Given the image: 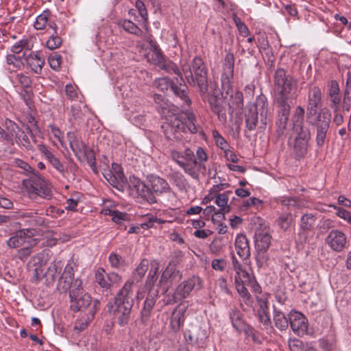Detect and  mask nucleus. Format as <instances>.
<instances>
[{"mask_svg":"<svg viewBox=\"0 0 351 351\" xmlns=\"http://www.w3.org/2000/svg\"><path fill=\"white\" fill-rule=\"evenodd\" d=\"M274 104L277 108L276 124L279 137L285 134L290 115L291 104L297 97L298 82L282 68L276 70L274 76Z\"/></svg>","mask_w":351,"mask_h":351,"instance_id":"f257e3e1","label":"nucleus"},{"mask_svg":"<svg viewBox=\"0 0 351 351\" xmlns=\"http://www.w3.org/2000/svg\"><path fill=\"white\" fill-rule=\"evenodd\" d=\"M322 106V93L318 86L309 88L306 103V122L316 129V145L322 147L326 141L331 122V113Z\"/></svg>","mask_w":351,"mask_h":351,"instance_id":"f03ea898","label":"nucleus"},{"mask_svg":"<svg viewBox=\"0 0 351 351\" xmlns=\"http://www.w3.org/2000/svg\"><path fill=\"white\" fill-rule=\"evenodd\" d=\"M199 128L196 117L191 111H186L180 115L171 114L166 118V121L162 125L166 138L173 141H181L184 134L197 133Z\"/></svg>","mask_w":351,"mask_h":351,"instance_id":"7ed1b4c3","label":"nucleus"},{"mask_svg":"<svg viewBox=\"0 0 351 351\" xmlns=\"http://www.w3.org/2000/svg\"><path fill=\"white\" fill-rule=\"evenodd\" d=\"M171 156L173 160L193 179L199 178L201 170L206 171L205 162L208 161V156L202 147H198L196 149L195 158L194 152L189 148L185 149L183 153L172 150Z\"/></svg>","mask_w":351,"mask_h":351,"instance_id":"20e7f679","label":"nucleus"},{"mask_svg":"<svg viewBox=\"0 0 351 351\" xmlns=\"http://www.w3.org/2000/svg\"><path fill=\"white\" fill-rule=\"evenodd\" d=\"M269 104L267 97L258 95L254 104L247 105L245 112V125L248 131H254L256 128L265 130L268 121Z\"/></svg>","mask_w":351,"mask_h":351,"instance_id":"39448f33","label":"nucleus"},{"mask_svg":"<svg viewBox=\"0 0 351 351\" xmlns=\"http://www.w3.org/2000/svg\"><path fill=\"white\" fill-rule=\"evenodd\" d=\"M182 71L186 82L192 86L199 88L202 97H206L208 92V69L204 60L195 56L191 64H182Z\"/></svg>","mask_w":351,"mask_h":351,"instance_id":"423d86ee","label":"nucleus"},{"mask_svg":"<svg viewBox=\"0 0 351 351\" xmlns=\"http://www.w3.org/2000/svg\"><path fill=\"white\" fill-rule=\"evenodd\" d=\"M234 56L232 53H228L224 58L222 66V73L221 76V87L223 95H230L232 99V106L228 104V113L232 114L234 107L241 108L243 106V96L241 91H237L232 95V83L234 76Z\"/></svg>","mask_w":351,"mask_h":351,"instance_id":"0eeeda50","label":"nucleus"},{"mask_svg":"<svg viewBox=\"0 0 351 351\" xmlns=\"http://www.w3.org/2000/svg\"><path fill=\"white\" fill-rule=\"evenodd\" d=\"M27 192L33 199L40 197L49 200L53 197L51 183L38 171L29 178Z\"/></svg>","mask_w":351,"mask_h":351,"instance_id":"6e6552de","label":"nucleus"},{"mask_svg":"<svg viewBox=\"0 0 351 351\" xmlns=\"http://www.w3.org/2000/svg\"><path fill=\"white\" fill-rule=\"evenodd\" d=\"M176 80L177 82L180 84L179 86L175 84L173 81L167 77L158 78L155 81V85L158 89L162 92L170 90L176 96L180 98L184 105L189 106L191 103V100L188 95V87L184 82H180L178 78Z\"/></svg>","mask_w":351,"mask_h":351,"instance_id":"1a4fd4ad","label":"nucleus"},{"mask_svg":"<svg viewBox=\"0 0 351 351\" xmlns=\"http://www.w3.org/2000/svg\"><path fill=\"white\" fill-rule=\"evenodd\" d=\"M296 134L291 145V154L296 160L303 159L308 154L311 132L309 129H300V131H293Z\"/></svg>","mask_w":351,"mask_h":351,"instance_id":"9d476101","label":"nucleus"},{"mask_svg":"<svg viewBox=\"0 0 351 351\" xmlns=\"http://www.w3.org/2000/svg\"><path fill=\"white\" fill-rule=\"evenodd\" d=\"M130 182V189L134 197L141 199L150 204L156 202V198L152 190L140 179L134 178Z\"/></svg>","mask_w":351,"mask_h":351,"instance_id":"9b49d317","label":"nucleus"},{"mask_svg":"<svg viewBox=\"0 0 351 351\" xmlns=\"http://www.w3.org/2000/svg\"><path fill=\"white\" fill-rule=\"evenodd\" d=\"M202 287V280L198 276H192L187 280L180 284L173 295V301L177 302L187 298L193 290H199Z\"/></svg>","mask_w":351,"mask_h":351,"instance_id":"f8f14e48","label":"nucleus"},{"mask_svg":"<svg viewBox=\"0 0 351 351\" xmlns=\"http://www.w3.org/2000/svg\"><path fill=\"white\" fill-rule=\"evenodd\" d=\"M108 306L109 311L114 315L120 326H125L128 324L132 305L128 304V302L122 304L113 301L112 302H110Z\"/></svg>","mask_w":351,"mask_h":351,"instance_id":"ddd939ff","label":"nucleus"},{"mask_svg":"<svg viewBox=\"0 0 351 351\" xmlns=\"http://www.w3.org/2000/svg\"><path fill=\"white\" fill-rule=\"evenodd\" d=\"M255 248L258 254L265 253L271 245V237L267 226L260 225L254 234Z\"/></svg>","mask_w":351,"mask_h":351,"instance_id":"4468645a","label":"nucleus"},{"mask_svg":"<svg viewBox=\"0 0 351 351\" xmlns=\"http://www.w3.org/2000/svg\"><path fill=\"white\" fill-rule=\"evenodd\" d=\"M181 278V272L177 269L176 266L173 263L170 262L165 269L162 271L159 280L158 285L162 287V291L166 293L174 281L179 280Z\"/></svg>","mask_w":351,"mask_h":351,"instance_id":"2eb2a0df","label":"nucleus"},{"mask_svg":"<svg viewBox=\"0 0 351 351\" xmlns=\"http://www.w3.org/2000/svg\"><path fill=\"white\" fill-rule=\"evenodd\" d=\"M289 325L293 332L298 336L308 333V322L307 318L298 311H291L289 314Z\"/></svg>","mask_w":351,"mask_h":351,"instance_id":"dca6fc26","label":"nucleus"},{"mask_svg":"<svg viewBox=\"0 0 351 351\" xmlns=\"http://www.w3.org/2000/svg\"><path fill=\"white\" fill-rule=\"evenodd\" d=\"M7 130L10 132L11 136H14L17 144L23 146L27 149H32L33 146L31 140L25 132L19 125L10 119L5 121Z\"/></svg>","mask_w":351,"mask_h":351,"instance_id":"f3484780","label":"nucleus"},{"mask_svg":"<svg viewBox=\"0 0 351 351\" xmlns=\"http://www.w3.org/2000/svg\"><path fill=\"white\" fill-rule=\"evenodd\" d=\"M326 243L335 252H340L346 247L347 236L339 230H332L326 238Z\"/></svg>","mask_w":351,"mask_h":351,"instance_id":"a211bd4d","label":"nucleus"},{"mask_svg":"<svg viewBox=\"0 0 351 351\" xmlns=\"http://www.w3.org/2000/svg\"><path fill=\"white\" fill-rule=\"evenodd\" d=\"M151 268L146 278L145 289L147 291V295H158V285H156L158 280V273L159 270V263L154 260L150 263Z\"/></svg>","mask_w":351,"mask_h":351,"instance_id":"6ab92c4d","label":"nucleus"},{"mask_svg":"<svg viewBox=\"0 0 351 351\" xmlns=\"http://www.w3.org/2000/svg\"><path fill=\"white\" fill-rule=\"evenodd\" d=\"M135 292L134 280H128L117 293L113 301L122 304L128 302V304L133 306Z\"/></svg>","mask_w":351,"mask_h":351,"instance_id":"aec40b11","label":"nucleus"},{"mask_svg":"<svg viewBox=\"0 0 351 351\" xmlns=\"http://www.w3.org/2000/svg\"><path fill=\"white\" fill-rule=\"evenodd\" d=\"M35 230L34 228H24L16 231L8 241L7 245L9 248H17L27 242L29 238H32Z\"/></svg>","mask_w":351,"mask_h":351,"instance_id":"412c9836","label":"nucleus"},{"mask_svg":"<svg viewBox=\"0 0 351 351\" xmlns=\"http://www.w3.org/2000/svg\"><path fill=\"white\" fill-rule=\"evenodd\" d=\"M208 104L213 112L217 115L221 122L226 121V101L221 97L218 95H210L208 99Z\"/></svg>","mask_w":351,"mask_h":351,"instance_id":"4be33fe9","label":"nucleus"},{"mask_svg":"<svg viewBox=\"0 0 351 351\" xmlns=\"http://www.w3.org/2000/svg\"><path fill=\"white\" fill-rule=\"evenodd\" d=\"M184 335L189 343L197 346H202L207 339L206 330L200 327H195L193 330H186Z\"/></svg>","mask_w":351,"mask_h":351,"instance_id":"5701e85b","label":"nucleus"},{"mask_svg":"<svg viewBox=\"0 0 351 351\" xmlns=\"http://www.w3.org/2000/svg\"><path fill=\"white\" fill-rule=\"evenodd\" d=\"M95 300H92L90 295L88 293H84L81 295L80 297H76L75 299L70 300L71 308L74 312L80 311H85L88 309L90 310L91 307L94 304Z\"/></svg>","mask_w":351,"mask_h":351,"instance_id":"b1692460","label":"nucleus"},{"mask_svg":"<svg viewBox=\"0 0 351 351\" xmlns=\"http://www.w3.org/2000/svg\"><path fill=\"white\" fill-rule=\"evenodd\" d=\"M99 302L98 300H95L94 302L93 306L91 307L90 310L88 312L86 315L82 316L75 321L74 330L77 332H81L84 330L88 327L90 321L93 319L95 314L99 308Z\"/></svg>","mask_w":351,"mask_h":351,"instance_id":"393cba45","label":"nucleus"},{"mask_svg":"<svg viewBox=\"0 0 351 351\" xmlns=\"http://www.w3.org/2000/svg\"><path fill=\"white\" fill-rule=\"evenodd\" d=\"M8 77L14 86H21L23 88H30L32 84L31 77L22 72L14 71L8 68Z\"/></svg>","mask_w":351,"mask_h":351,"instance_id":"a878e982","label":"nucleus"},{"mask_svg":"<svg viewBox=\"0 0 351 351\" xmlns=\"http://www.w3.org/2000/svg\"><path fill=\"white\" fill-rule=\"evenodd\" d=\"M51 16V11L48 9L44 10L36 18L34 23V27L36 30H43L48 25L53 30H56L58 27L54 21L50 19Z\"/></svg>","mask_w":351,"mask_h":351,"instance_id":"bb28decb","label":"nucleus"},{"mask_svg":"<svg viewBox=\"0 0 351 351\" xmlns=\"http://www.w3.org/2000/svg\"><path fill=\"white\" fill-rule=\"evenodd\" d=\"M148 180L151 184V190L154 194L161 195L164 193H169L171 191V189L169 183L165 179L159 176L152 175L148 178Z\"/></svg>","mask_w":351,"mask_h":351,"instance_id":"cd10ccee","label":"nucleus"},{"mask_svg":"<svg viewBox=\"0 0 351 351\" xmlns=\"http://www.w3.org/2000/svg\"><path fill=\"white\" fill-rule=\"evenodd\" d=\"M19 217L32 227L43 226L45 223V219L38 215L36 210L21 211L19 214Z\"/></svg>","mask_w":351,"mask_h":351,"instance_id":"c85d7f7f","label":"nucleus"},{"mask_svg":"<svg viewBox=\"0 0 351 351\" xmlns=\"http://www.w3.org/2000/svg\"><path fill=\"white\" fill-rule=\"evenodd\" d=\"M234 245L237 253L241 258L246 260L250 256L249 242L245 235L243 234H238Z\"/></svg>","mask_w":351,"mask_h":351,"instance_id":"c756f323","label":"nucleus"},{"mask_svg":"<svg viewBox=\"0 0 351 351\" xmlns=\"http://www.w3.org/2000/svg\"><path fill=\"white\" fill-rule=\"evenodd\" d=\"M158 297V295H147L141 311V322L143 324L146 325L149 320Z\"/></svg>","mask_w":351,"mask_h":351,"instance_id":"7c9ffc66","label":"nucleus"},{"mask_svg":"<svg viewBox=\"0 0 351 351\" xmlns=\"http://www.w3.org/2000/svg\"><path fill=\"white\" fill-rule=\"evenodd\" d=\"M27 64L36 74H40L45 64V59L38 53L32 52L26 58Z\"/></svg>","mask_w":351,"mask_h":351,"instance_id":"2f4dec72","label":"nucleus"},{"mask_svg":"<svg viewBox=\"0 0 351 351\" xmlns=\"http://www.w3.org/2000/svg\"><path fill=\"white\" fill-rule=\"evenodd\" d=\"M39 240L36 238H29L25 246L17 251L16 256L22 261L26 260L34 252L38 244Z\"/></svg>","mask_w":351,"mask_h":351,"instance_id":"473e14b6","label":"nucleus"},{"mask_svg":"<svg viewBox=\"0 0 351 351\" xmlns=\"http://www.w3.org/2000/svg\"><path fill=\"white\" fill-rule=\"evenodd\" d=\"M104 176L113 187L118 190H121L123 187V183L125 179L123 172H119L117 176V174L114 173L111 170H107L104 173Z\"/></svg>","mask_w":351,"mask_h":351,"instance_id":"72a5a7b5","label":"nucleus"},{"mask_svg":"<svg viewBox=\"0 0 351 351\" xmlns=\"http://www.w3.org/2000/svg\"><path fill=\"white\" fill-rule=\"evenodd\" d=\"M68 137L71 149L77 158H81V155L84 150H86L87 145L82 141L79 140L74 133H69Z\"/></svg>","mask_w":351,"mask_h":351,"instance_id":"f704fd0d","label":"nucleus"},{"mask_svg":"<svg viewBox=\"0 0 351 351\" xmlns=\"http://www.w3.org/2000/svg\"><path fill=\"white\" fill-rule=\"evenodd\" d=\"M230 319L232 326L239 332L247 325L243 318L242 313L237 308H232L229 313Z\"/></svg>","mask_w":351,"mask_h":351,"instance_id":"c9c22d12","label":"nucleus"},{"mask_svg":"<svg viewBox=\"0 0 351 351\" xmlns=\"http://www.w3.org/2000/svg\"><path fill=\"white\" fill-rule=\"evenodd\" d=\"M231 191H226L223 193L215 195V204L220 208L218 210L224 218V215L230 211V206L228 204L229 197L228 195Z\"/></svg>","mask_w":351,"mask_h":351,"instance_id":"e433bc0d","label":"nucleus"},{"mask_svg":"<svg viewBox=\"0 0 351 351\" xmlns=\"http://www.w3.org/2000/svg\"><path fill=\"white\" fill-rule=\"evenodd\" d=\"M305 110L300 106H296L292 117L293 131H300V129H308L304 127V117Z\"/></svg>","mask_w":351,"mask_h":351,"instance_id":"4c0bfd02","label":"nucleus"},{"mask_svg":"<svg viewBox=\"0 0 351 351\" xmlns=\"http://www.w3.org/2000/svg\"><path fill=\"white\" fill-rule=\"evenodd\" d=\"M184 320L185 317L184 311H174L172 313L169 324L171 330L174 332H178L183 326Z\"/></svg>","mask_w":351,"mask_h":351,"instance_id":"58836bf2","label":"nucleus"},{"mask_svg":"<svg viewBox=\"0 0 351 351\" xmlns=\"http://www.w3.org/2000/svg\"><path fill=\"white\" fill-rule=\"evenodd\" d=\"M273 317L275 326L278 329L281 331L287 330L289 324V316L286 317L280 310L274 307Z\"/></svg>","mask_w":351,"mask_h":351,"instance_id":"ea45409f","label":"nucleus"},{"mask_svg":"<svg viewBox=\"0 0 351 351\" xmlns=\"http://www.w3.org/2000/svg\"><path fill=\"white\" fill-rule=\"evenodd\" d=\"M170 181L175 185L179 191H186L189 183L184 176L179 171L172 173L170 176Z\"/></svg>","mask_w":351,"mask_h":351,"instance_id":"a19ab883","label":"nucleus"},{"mask_svg":"<svg viewBox=\"0 0 351 351\" xmlns=\"http://www.w3.org/2000/svg\"><path fill=\"white\" fill-rule=\"evenodd\" d=\"M119 25L122 28L127 32L140 36L141 38H145V35L134 23L130 20H123L119 22Z\"/></svg>","mask_w":351,"mask_h":351,"instance_id":"79ce46f5","label":"nucleus"},{"mask_svg":"<svg viewBox=\"0 0 351 351\" xmlns=\"http://www.w3.org/2000/svg\"><path fill=\"white\" fill-rule=\"evenodd\" d=\"M160 67L169 73L176 74L179 77L178 80L180 82H184L182 77V71H180L177 64L172 61L165 59Z\"/></svg>","mask_w":351,"mask_h":351,"instance_id":"37998d69","label":"nucleus"},{"mask_svg":"<svg viewBox=\"0 0 351 351\" xmlns=\"http://www.w3.org/2000/svg\"><path fill=\"white\" fill-rule=\"evenodd\" d=\"M316 217L312 213H306L301 217L300 227L304 232H309L313 228Z\"/></svg>","mask_w":351,"mask_h":351,"instance_id":"c03bdc74","label":"nucleus"},{"mask_svg":"<svg viewBox=\"0 0 351 351\" xmlns=\"http://www.w3.org/2000/svg\"><path fill=\"white\" fill-rule=\"evenodd\" d=\"M147 60L159 67L165 60V57L161 53L160 49L156 45L153 46L152 51L147 54Z\"/></svg>","mask_w":351,"mask_h":351,"instance_id":"a18cd8bd","label":"nucleus"},{"mask_svg":"<svg viewBox=\"0 0 351 351\" xmlns=\"http://www.w3.org/2000/svg\"><path fill=\"white\" fill-rule=\"evenodd\" d=\"M293 222V217L290 213H282L276 219L278 226L283 231H288L290 230Z\"/></svg>","mask_w":351,"mask_h":351,"instance_id":"49530a36","label":"nucleus"},{"mask_svg":"<svg viewBox=\"0 0 351 351\" xmlns=\"http://www.w3.org/2000/svg\"><path fill=\"white\" fill-rule=\"evenodd\" d=\"M149 262L147 258L141 260V263L132 272V278L137 280H141L148 270Z\"/></svg>","mask_w":351,"mask_h":351,"instance_id":"de8ad7c7","label":"nucleus"},{"mask_svg":"<svg viewBox=\"0 0 351 351\" xmlns=\"http://www.w3.org/2000/svg\"><path fill=\"white\" fill-rule=\"evenodd\" d=\"M232 265L233 269H234L236 274L234 276V280H238V279H247V276H249V273L243 269L241 264L239 262L237 258L234 256L232 257Z\"/></svg>","mask_w":351,"mask_h":351,"instance_id":"09e8293b","label":"nucleus"},{"mask_svg":"<svg viewBox=\"0 0 351 351\" xmlns=\"http://www.w3.org/2000/svg\"><path fill=\"white\" fill-rule=\"evenodd\" d=\"M69 290L70 300L75 299L76 297H80L83 295L82 282L80 279L76 278L73 282H71V286Z\"/></svg>","mask_w":351,"mask_h":351,"instance_id":"8fccbe9b","label":"nucleus"},{"mask_svg":"<svg viewBox=\"0 0 351 351\" xmlns=\"http://www.w3.org/2000/svg\"><path fill=\"white\" fill-rule=\"evenodd\" d=\"M256 315L265 329L272 328L269 309H256Z\"/></svg>","mask_w":351,"mask_h":351,"instance_id":"3c124183","label":"nucleus"},{"mask_svg":"<svg viewBox=\"0 0 351 351\" xmlns=\"http://www.w3.org/2000/svg\"><path fill=\"white\" fill-rule=\"evenodd\" d=\"M107 274L104 268L99 267L95 271V280L101 287L105 289H110V282L107 278Z\"/></svg>","mask_w":351,"mask_h":351,"instance_id":"603ef678","label":"nucleus"},{"mask_svg":"<svg viewBox=\"0 0 351 351\" xmlns=\"http://www.w3.org/2000/svg\"><path fill=\"white\" fill-rule=\"evenodd\" d=\"M74 276L64 271L59 279L58 286L63 291H66L71 286Z\"/></svg>","mask_w":351,"mask_h":351,"instance_id":"864d4df0","label":"nucleus"},{"mask_svg":"<svg viewBox=\"0 0 351 351\" xmlns=\"http://www.w3.org/2000/svg\"><path fill=\"white\" fill-rule=\"evenodd\" d=\"M241 332H243L247 337H250L253 342L261 344L262 343V338L258 332L251 326L247 324Z\"/></svg>","mask_w":351,"mask_h":351,"instance_id":"5fc2aeb1","label":"nucleus"},{"mask_svg":"<svg viewBox=\"0 0 351 351\" xmlns=\"http://www.w3.org/2000/svg\"><path fill=\"white\" fill-rule=\"evenodd\" d=\"M135 7L142 18L143 26L145 27V30L147 31V23L148 20V14L145 3L141 0H137L135 3Z\"/></svg>","mask_w":351,"mask_h":351,"instance_id":"6e6d98bb","label":"nucleus"},{"mask_svg":"<svg viewBox=\"0 0 351 351\" xmlns=\"http://www.w3.org/2000/svg\"><path fill=\"white\" fill-rule=\"evenodd\" d=\"M108 215L112 217V221L117 224L129 221V215L117 210H108Z\"/></svg>","mask_w":351,"mask_h":351,"instance_id":"4d7b16f0","label":"nucleus"},{"mask_svg":"<svg viewBox=\"0 0 351 351\" xmlns=\"http://www.w3.org/2000/svg\"><path fill=\"white\" fill-rule=\"evenodd\" d=\"M32 45L27 38H23L16 42L12 47L11 51L14 53H19L23 49H31Z\"/></svg>","mask_w":351,"mask_h":351,"instance_id":"13d9d810","label":"nucleus"},{"mask_svg":"<svg viewBox=\"0 0 351 351\" xmlns=\"http://www.w3.org/2000/svg\"><path fill=\"white\" fill-rule=\"evenodd\" d=\"M166 222L165 220L162 219L160 218H158L156 216L150 215L147 217V220L141 223L140 228H142L143 229H149L151 228H156V224H163Z\"/></svg>","mask_w":351,"mask_h":351,"instance_id":"bf43d9fd","label":"nucleus"},{"mask_svg":"<svg viewBox=\"0 0 351 351\" xmlns=\"http://www.w3.org/2000/svg\"><path fill=\"white\" fill-rule=\"evenodd\" d=\"M62 40L58 36L57 29L53 30V33L47 41V47L51 50L57 49L62 45Z\"/></svg>","mask_w":351,"mask_h":351,"instance_id":"052dcab7","label":"nucleus"},{"mask_svg":"<svg viewBox=\"0 0 351 351\" xmlns=\"http://www.w3.org/2000/svg\"><path fill=\"white\" fill-rule=\"evenodd\" d=\"M47 160L54 169H56L62 176H64L67 170L64 164L58 158L53 154L50 158L47 159Z\"/></svg>","mask_w":351,"mask_h":351,"instance_id":"680f3d73","label":"nucleus"},{"mask_svg":"<svg viewBox=\"0 0 351 351\" xmlns=\"http://www.w3.org/2000/svg\"><path fill=\"white\" fill-rule=\"evenodd\" d=\"M212 134L215 141V143L219 148L223 151H226L227 149H228V143L217 130H214L212 132Z\"/></svg>","mask_w":351,"mask_h":351,"instance_id":"e2e57ef3","label":"nucleus"},{"mask_svg":"<svg viewBox=\"0 0 351 351\" xmlns=\"http://www.w3.org/2000/svg\"><path fill=\"white\" fill-rule=\"evenodd\" d=\"M6 62L8 65L12 66L16 69H21L23 67V63L20 57L14 54H8L6 56Z\"/></svg>","mask_w":351,"mask_h":351,"instance_id":"0e129e2a","label":"nucleus"},{"mask_svg":"<svg viewBox=\"0 0 351 351\" xmlns=\"http://www.w3.org/2000/svg\"><path fill=\"white\" fill-rule=\"evenodd\" d=\"M48 61L50 67L54 71H58L60 68L62 56L58 53H53L49 56Z\"/></svg>","mask_w":351,"mask_h":351,"instance_id":"69168bd1","label":"nucleus"},{"mask_svg":"<svg viewBox=\"0 0 351 351\" xmlns=\"http://www.w3.org/2000/svg\"><path fill=\"white\" fill-rule=\"evenodd\" d=\"M228 266V261L225 258H214L211 262L212 268L217 271H223Z\"/></svg>","mask_w":351,"mask_h":351,"instance_id":"338daca9","label":"nucleus"},{"mask_svg":"<svg viewBox=\"0 0 351 351\" xmlns=\"http://www.w3.org/2000/svg\"><path fill=\"white\" fill-rule=\"evenodd\" d=\"M342 108L343 112H349L351 109V89H345Z\"/></svg>","mask_w":351,"mask_h":351,"instance_id":"774afa93","label":"nucleus"}]
</instances>
